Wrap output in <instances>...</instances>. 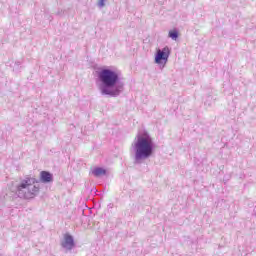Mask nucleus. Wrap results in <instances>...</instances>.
I'll return each instance as SVG.
<instances>
[{
    "mask_svg": "<svg viewBox=\"0 0 256 256\" xmlns=\"http://www.w3.org/2000/svg\"><path fill=\"white\" fill-rule=\"evenodd\" d=\"M98 81H100V93L106 97H119L125 89L121 73L111 68L101 69L98 72Z\"/></svg>",
    "mask_w": 256,
    "mask_h": 256,
    "instance_id": "1",
    "label": "nucleus"
},
{
    "mask_svg": "<svg viewBox=\"0 0 256 256\" xmlns=\"http://www.w3.org/2000/svg\"><path fill=\"white\" fill-rule=\"evenodd\" d=\"M155 142L149 134H137L131 144L134 165H142L155 153Z\"/></svg>",
    "mask_w": 256,
    "mask_h": 256,
    "instance_id": "2",
    "label": "nucleus"
},
{
    "mask_svg": "<svg viewBox=\"0 0 256 256\" xmlns=\"http://www.w3.org/2000/svg\"><path fill=\"white\" fill-rule=\"evenodd\" d=\"M40 191L41 188L37 184V178L26 176L17 184L16 193L9 192L6 194V197H10L9 195H17L20 199H35Z\"/></svg>",
    "mask_w": 256,
    "mask_h": 256,
    "instance_id": "3",
    "label": "nucleus"
},
{
    "mask_svg": "<svg viewBox=\"0 0 256 256\" xmlns=\"http://www.w3.org/2000/svg\"><path fill=\"white\" fill-rule=\"evenodd\" d=\"M169 55H171V49H169V46H165L157 50L154 61L157 65L165 66L167 61H169Z\"/></svg>",
    "mask_w": 256,
    "mask_h": 256,
    "instance_id": "4",
    "label": "nucleus"
},
{
    "mask_svg": "<svg viewBox=\"0 0 256 256\" xmlns=\"http://www.w3.org/2000/svg\"><path fill=\"white\" fill-rule=\"evenodd\" d=\"M61 247L63 249H66V251H73V248L75 247V238L69 233H66L64 235V240L61 241Z\"/></svg>",
    "mask_w": 256,
    "mask_h": 256,
    "instance_id": "5",
    "label": "nucleus"
},
{
    "mask_svg": "<svg viewBox=\"0 0 256 256\" xmlns=\"http://www.w3.org/2000/svg\"><path fill=\"white\" fill-rule=\"evenodd\" d=\"M39 183H53V174L49 171H41L40 179H37V185H39Z\"/></svg>",
    "mask_w": 256,
    "mask_h": 256,
    "instance_id": "6",
    "label": "nucleus"
},
{
    "mask_svg": "<svg viewBox=\"0 0 256 256\" xmlns=\"http://www.w3.org/2000/svg\"><path fill=\"white\" fill-rule=\"evenodd\" d=\"M92 174L94 177H103L104 175H107V170L101 167H96L92 170Z\"/></svg>",
    "mask_w": 256,
    "mask_h": 256,
    "instance_id": "7",
    "label": "nucleus"
},
{
    "mask_svg": "<svg viewBox=\"0 0 256 256\" xmlns=\"http://www.w3.org/2000/svg\"><path fill=\"white\" fill-rule=\"evenodd\" d=\"M168 37L172 39L173 41H177L179 39V31L177 29L170 30L168 33Z\"/></svg>",
    "mask_w": 256,
    "mask_h": 256,
    "instance_id": "8",
    "label": "nucleus"
},
{
    "mask_svg": "<svg viewBox=\"0 0 256 256\" xmlns=\"http://www.w3.org/2000/svg\"><path fill=\"white\" fill-rule=\"evenodd\" d=\"M98 7H100V9H103V7H105V0H98Z\"/></svg>",
    "mask_w": 256,
    "mask_h": 256,
    "instance_id": "9",
    "label": "nucleus"
},
{
    "mask_svg": "<svg viewBox=\"0 0 256 256\" xmlns=\"http://www.w3.org/2000/svg\"><path fill=\"white\" fill-rule=\"evenodd\" d=\"M16 65H21V62H16Z\"/></svg>",
    "mask_w": 256,
    "mask_h": 256,
    "instance_id": "10",
    "label": "nucleus"
}]
</instances>
